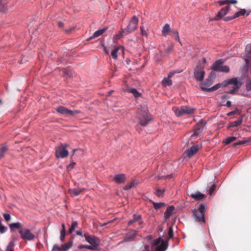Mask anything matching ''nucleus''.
I'll use <instances>...</instances> for the list:
<instances>
[{"label": "nucleus", "mask_w": 251, "mask_h": 251, "mask_svg": "<svg viewBox=\"0 0 251 251\" xmlns=\"http://www.w3.org/2000/svg\"><path fill=\"white\" fill-rule=\"evenodd\" d=\"M206 210V205L201 203L198 209H195L192 210V217L196 222L199 223L201 225L204 224L205 223L204 214Z\"/></svg>", "instance_id": "f257e3e1"}, {"label": "nucleus", "mask_w": 251, "mask_h": 251, "mask_svg": "<svg viewBox=\"0 0 251 251\" xmlns=\"http://www.w3.org/2000/svg\"><path fill=\"white\" fill-rule=\"evenodd\" d=\"M152 120V116L148 113L147 108L146 107H141V109L139 111V124L143 126H146Z\"/></svg>", "instance_id": "f03ea898"}, {"label": "nucleus", "mask_w": 251, "mask_h": 251, "mask_svg": "<svg viewBox=\"0 0 251 251\" xmlns=\"http://www.w3.org/2000/svg\"><path fill=\"white\" fill-rule=\"evenodd\" d=\"M139 20L136 16H133L130 19L127 27L122 29L121 34L122 36L126 35L135 30L138 26Z\"/></svg>", "instance_id": "7ed1b4c3"}, {"label": "nucleus", "mask_w": 251, "mask_h": 251, "mask_svg": "<svg viewBox=\"0 0 251 251\" xmlns=\"http://www.w3.org/2000/svg\"><path fill=\"white\" fill-rule=\"evenodd\" d=\"M225 86H226L228 85L232 84L233 86L231 87V89L226 93L227 94H233L234 93L238 91L242 86V83L239 81L238 77H233L225 81Z\"/></svg>", "instance_id": "20e7f679"}, {"label": "nucleus", "mask_w": 251, "mask_h": 251, "mask_svg": "<svg viewBox=\"0 0 251 251\" xmlns=\"http://www.w3.org/2000/svg\"><path fill=\"white\" fill-rule=\"evenodd\" d=\"M69 146L67 144H61L57 147L55 149V155L56 158H64L69 155V151L66 148Z\"/></svg>", "instance_id": "39448f33"}, {"label": "nucleus", "mask_w": 251, "mask_h": 251, "mask_svg": "<svg viewBox=\"0 0 251 251\" xmlns=\"http://www.w3.org/2000/svg\"><path fill=\"white\" fill-rule=\"evenodd\" d=\"M223 63L222 59L216 60L211 66V69L216 72L228 73L230 71L229 67L223 65Z\"/></svg>", "instance_id": "423d86ee"}, {"label": "nucleus", "mask_w": 251, "mask_h": 251, "mask_svg": "<svg viewBox=\"0 0 251 251\" xmlns=\"http://www.w3.org/2000/svg\"><path fill=\"white\" fill-rule=\"evenodd\" d=\"M204 69V66L201 65L199 63H198L196 68L194 69V77L197 81H201L203 80L205 75Z\"/></svg>", "instance_id": "0eeeda50"}, {"label": "nucleus", "mask_w": 251, "mask_h": 251, "mask_svg": "<svg viewBox=\"0 0 251 251\" xmlns=\"http://www.w3.org/2000/svg\"><path fill=\"white\" fill-rule=\"evenodd\" d=\"M18 232L21 238L25 241H32L35 238V235L28 228L20 229Z\"/></svg>", "instance_id": "6e6552de"}, {"label": "nucleus", "mask_w": 251, "mask_h": 251, "mask_svg": "<svg viewBox=\"0 0 251 251\" xmlns=\"http://www.w3.org/2000/svg\"><path fill=\"white\" fill-rule=\"evenodd\" d=\"M84 237L86 241L91 246H95V251L100 250L99 246L100 243V239L95 236H90L87 234H84Z\"/></svg>", "instance_id": "1a4fd4ad"}, {"label": "nucleus", "mask_w": 251, "mask_h": 251, "mask_svg": "<svg viewBox=\"0 0 251 251\" xmlns=\"http://www.w3.org/2000/svg\"><path fill=\"white\" fill-rule=\"evenodd\" d=\"M195 108L188 106H182L179 108L176 109V115L180 117L184 114H191L194 113Z\"/></svg>", "instance_id": "9d476101"}, {"label": "nucleus", "mask_w": 251, "mask_h": 251, "mask_svg": "<svg viewBox=\"0 0 251 251\" xmlns=\"http://www.w3.org/2000/svg\"><path fill=\"white\" fill-rule=\"evenodd\" d=\"M138 236V231L136 229H129L124 237L126 242L133 241L136 240Z\"/></svg>", "instance_id": "9b49d317"}, {"label": "nucleus", "mask_w": 251, "mask_h": 251, "mask_svg": "<svg viewBox=\"0 0 251 251\" xmlns=\"http://www.w3.org/2000/svg\"><path fill=\"white\" fill-rule=\"evenodd\" d=\"M206 124V122L204 120H201L195 126L194 132L192 134L191 137H195L201 134Z\"/></svg>", "instance_id": "f8f14e48"}, {"label": "nucleus", "mask_w": 251, "mask_h": 251, "mask_svg": "<svg viewBox=\"0 0 251 251\" xmlns=\"http://www.w3.org/2000/svg\"><path fill=\"white\" fill-rule=\"evenodd\" d=\"M135 223H137L140 228L143 227L144 223L142 220V216L141 215L134 214L133 215L132 218L128 221L127 225L128 226H130Z\"/></svg>", "instance_id": "ddd939ff"}, {"label": "nucleus", "mask_w": 251, "mask_h": 251, "mask_svg": "<svg viewBox=\"0 0 251 251\" xmlns=\"http://www.w3.org/2000/svg\"><path fill=\"white\" fill-rule=\"evenodd\" d=\"M230 6L229 5H227L224 7H223L218 13V14L216 15V16L213 18L212 20L213 21H219L221 19L224 18V16L226 15L229 11L230 10Z\"/></svg>", "instance_id": "4468645a"}, {"label": "nucleus", "mask_w": 251, "mask_h": 251, "mask_svg": "<svg viewBox=\"0 0 251 251\" xmlns=\"http://www.w3.org/2000/svg\"><path fill=\"white\" fill-rule=\"evenodd\" d=\"M174 75V72H170V73L168 75L167 77H164L162 80V85L164 87H166L167 86H171L172 85V81L171 79V77Z\"/></svg>", "instance_id": "2eb2a0df"}, {"label": "nucleus", "mask_w": 251, "mask_h": 251, "mask_svg": "<svg viewBox=\"0 0 251 251\" xmlns=\"http://www.w3.org/2000/svg\"><path fill=\"white\" fill-rule=\"evenodd\" d=\"M126 180V176L124 174H117L113 178V181L118 184L124 183Z\"/></svg>", "instance_id": "dca6fc26"}, {"label": "nucleus", "mask_w": 251, "mask_h": 251, "mask_svg": "<svg viewBox=\"0 0 251 251\" xmlns=\"http://www.w3.org/2000/svg\"><path fill=\"white\" fill-rule=\"evenodd\" d=\"M199 147L198 145H195L191 147L187 151H186L187 156L191 158L193 155H194L198 151Z\"/></svg>", "instance_id": "f3484780"}, {"label": "nucleus", "mask_w": 251, "mask_h": 251, "mask_svg": "<svg viewBox=\"0 0 251 251\" xmlns=\"http://www.w3.org/2000/svg\"><path fill=\"white\" fill-rule=\"evenodd\" d=\"M84 188H74L70 189L68 191L69 193L72 197H74L78 196L81 194L84 190Z\"/></svg>", "instance_id": "a211bd4d"}, {"label": "nucleus", "mask_w": 251, "mask_h": 251, "mask_svg": "<svg viewBox=\"0 0 251 251\" xmlns=\"http://www.w3.org/2000/svg\"><path fill=\"white\" fill-rule=\"evenodd\" d=\"M206 84L205 83H203V84H202L201 86V90L203 91H205V92H213V91H214L216 90H217L218 89H219L220 86H221V84L220 83H218V84H216L215 85H214V86L211 87V88H206L205 86Z\"/></svg>", "instance_id": "6ab92c4d"}, {"label": "nucleus", "mask_w": 251, "mask_h": 251, "mask_svg": "<svg viewBox=\"0 0 251 251\" xmlns=\"http://www.w3.org/2000/svg\"><path fill=\"white\" fill-rule=\"evenodd\" d=\"M189 196L196 201L201 200L205 197V195L201 193L199 191H197L194 193H191L189 195Z\"/></svg>", "instance_id": "aec40b11"}, {"label": "nucleus", "mask_w": 251, "mask_h": 251, "mask_svg": "<svg viewBox=\"0 0 251 251\" xmlns=\"http://www.w3.org/2000/svg\"><path fill=\"white\" fill-rule=\"evenodd\" d=\"M168 247V242L162 240L160 245L155 248L156 251H165Z\"/></svg>", "instance_id": "412c9836"}, {"label": "nucleus", "mask_w": 251, "mask_h": 251, "mask_svg": "<svg viewBox=\"0 0 251 251\" xmlns=\"http://www.w3.org/2000/svg\"><path fill=\"white\" fill-rule=\"evenodd\" d=\"M108 29V27H104L103 28H102V29H99L98 30H97L96 31H95L93 34L92 35V36H91V37H90L88 39V40H92L94 38H97L100 36L101 35H102L106 30H107V29Z\"/></svg>", "instance_id": "4be33fe9"}, {"label": "nucleus", "mask_w": 251, "mask_h": 251, "mask_svg": "<svg viewBox=\"0 0 251 251\" xmlns=\"http://www.w3.org/2000/svg\"><path fill=\"white\" fill-rule=\"evenodd\" d=\"M174 210V206L170 205L168 206L164 214V218L166 219H169L171 215L173 213Z\"/></svg>", "instance_id": "5701e85b"}, {"label": "nucleus", "mask_w": 251, "mask_h": 251, "mask_svg": "<svg viewBox=\"0 0 251 251\" xmlns=\"http://www.w3.org/2000/svg\"><path fill=\"white\" fill-rule=\"evenodd\" d=\"M22 227L23 225L20 222L11 223L9 225V228L11 231L12 232L15 231L16 229H19V230L20 229H23Z\"/></svg>", "instance_id": "b1692460"}, {"label": "nucleus", "mask_w": 251, "mask_h": 251, "mask_svg": "<svg viewBox=\"0 0 251 251\" xmlns=\"http://www.w3.org/2000/svg\"><path fill=\"white\" fill-rule=\"evenodd\" d=\"M138 184V181L136 180H133L130 183L126 184L123 188V189L125 190H128L132 187H135Z\"/></svg>", "instance_id": "393cba45"}, {"label": "nucleus", "mask_w": 251, "mask_h": 251, "mask_svg": "<svg viewBox=\"0 0 251 251\" xmlns=\"http://www.w3.org/2000/svg\"><path fill=\"white\" fill-rule=\"evenodd\" d=\"M121 50L122 52H124V50L122 47H117L113 50L111 52V55L114 59H117L118 57V52L119 50Z\"/></svg>", "instance_id": "a878e982"}, {"label": "nucleus", "mask_w": 251, "mask_h": 251, "mask_svg": "<svg viewBox=\"0 0 251 251\" xmlns=\"http://www.w3.org/2000/svg\"><path fill=\"white\" fill-rule=\"evenodd\" d=\"M170 25L168 24H166L163 27L162 30V35L163 36L166 37L168 34L169 31L171 32Z\"/></svg>", "instance_id": "bb28decb"}, {"label": "nucleus", "mask_w": 251, "mask_h": 251, "mask_svg": "<svg viewBox=\"0 0 251 251\" xmlns=\"http://www.w3.org/2000/svg\"><path fill=\"white\" fill-rule=\"evenodd\" d=\"M243 121V117H240L237 120L233 122H231L229 125V127H236L240 125H241Z\"/></svg>", "instance_id": "cd10ccee"}, {"label": "nucleus", "mask_w": 251, "mask_h": 251, "mask_svg": "<svg viewBox=\"0 0 251 251\" xmlns=\"http://www.w3.org/2000/svg\"><path fill=\"white\" fill-rule=\"evenodd\" d=\"M249 14L250 13L247 12L245 9H241L239 11H238L234 14V17L236 18L241 16H244L245 15L246 16H248Z\"/></svg>", "instance_id": "c85d7f7f"}, {"label": "nucleus", "mask_w": 251, "mask_h": 251, "mask_svg": "<svg viewBox=\"0 0 251 251\" xmlns=\"http://www.w3.org/2000/svg\"><path fill=\"white\" fill-rule=\"evenodd\" d=\"M68 108L63 106H59L56 108V111L57 113L63 115H67Z\"/></svg>", "instance_id": "c756f323"}, {"label": "nucleus", "mask_w": 251, "mask_h": 251, "mask_svg": "<svg viewBox=\"0 0 251 251\" xmlns=\"http://www.w3.org/2000/svg\"><path fill=\"white\" fill-rule=\"evenodd\" d=\"M73 243L72 241L69 242L65 244L61 245L62 251H67L72 246Z\"/></svg>", "instance_id": "7c9ffc66"}, {"label": "nucleus", "mask_w": 251, "mask_h": 251, "mask_svg": "<svg viewBox=\"0 0 251 251\" xmlns=\"http://www.w3.org/2000/svg\"><path fill=\"white\" fill-rule=\"evenodd\" d=\"M128 91L129 92L132 93L136 98L140 97L141 95V94L138 92L137 89L135 88H131L128 90Z\"/></svg>", "instance_id": "2f4dec72"}, {"label": "nucleus", "mask_w": 251, "mask_h": 251, "mask_svg": "<svg viewBox=\"0 0 251 251\" xmlns=\"http://www.w3.org/2000/svg\"><path fill=\"white\" fill-rule=\"evenodd\" d=\"M7 151V147L5 145H3L0 148V159L3 157L4 153Z\"/></svg>", "instance_id": "473e14b6"}, {"label": "nucleus", "mask_w": 251, "mask_h": 251, "mask_svg": "<svg viewBox=\"0 0 251 251\" xmlns=\"http://www.w3.org/2000/svg\"><path fill=\"white\" fill-rule=\"evenodd\" d=\"M236 137H234V136H231V137H228L226 138L224 141H223V142L226 144V145H228L229 144H230V143L234 141L235 140H236Z\"/></svg>", "instance_id": "72a5a7b5"}, {"label": "nucleus", "mask_w": 251, "mask_h": 251, "mask_svg": "<svg viewBox=\"0 0 251 251\" xmlns=\"http://www.w3.org/2000/svg\"><path fill=\"white\" fill-rule=\"evenodd\" d=\"M95 246H91L88 245H80L78 246V249H82L83 248H85L90 250H95Z\"/></svg>", "instance_id": "f704fd0d"}, {"label": "nucleus", "mask_w": 251, "mask_h": 251, "mask_svg": "<svg viewBox=\"0 0 251 251\" xmlns=\"http://www.w3.org/2000/svg\"><path fill=\"white\" fill-rule=\"evenodd\" d=\"M15 246V243L13 241L10 242L7 246L5 251H14V248Z\"/></svg>", "instance_id": "c9c22d12"}, {"label": "nucleus", "mask_w": 251, "mask_h": 251, "mask_svg": "<svg viewBox=\"0 0 251 251\" xmlns=\"http://www.w3.org/2000/svg\"><path fill=\"white\" fill-rule=\"evenodd\" d=\"M251 142V137L248 138L247 140H242L241 141H239L238 142L234 143L233 144V145L234 146H237V145H241L243 144H246L248 142Z\"/></svg>", "instance_id": "e433bc0d"}, {"label": "nucleus", "mask_w": 251, "mask_h": 251, "mask_svg": "<svg viewBox=\"0 0 251 251\" xmlns=\"http://www.w3.org/2000/svg\"><path fill=\"white\" fill-rule=\"evenodd\" d=\"M171 32L172 34H174L175 37V39L176 41H178L181 44V41L180 40L179 36V33L177 30L172 29L171 30Z\"/></svg>", "instance_id": "4c0bfd02"}, {"label": "nucleus", "mask_w": 251, "mask_h": 251, "mask_svg": "<svg viewBox=\"0 0 251 251\" xmlns=\"http://www.w3.org/2000/svg\"><path fill=\"white\" fill-rule=\"evenodd\" d=\"M7 3V0H0V10L2 12H5L6 9L4 6Z\"/></svg>", "instance_id": "58836bf2"}, {"label": "nucleus", "mask_w": 251, "mask_h": 251, "mask_svg": "<svg viewBox=\"0 0 251 251\" xmlns=\"http://www.w3.org/2000/svg\"><path fill=\"white\" fill-rule=\"evenodd\" d=\"M153 205L155 209H158L164 207L165 204L163 202H153Z\"/></svg>", "instance_id": "ea45409f"}, {"label": "nucleus", "mask_w": 251, "mask_h": 251, "mask_svg": "<svg viewBox=\"0 0 251 251\" xmlns=\"http://www.w3.org/2000/svg\"><path fill=\"white\" fill-rule=\"evenodd\" d=\"M78 223L76 221H74L72 222L70 227L69 229L68 232L72 233L75 229V226L77 225Z\"/></svg>", "instance_id": "a19ab883"}, {"label": "nucleus", "mask_w": 251, "mask_h": 251, "mask_svg": "<svg viewBox=\"0 0 251 251\" xmlns=\"http://www.w3.org/2000/svg\"><path fill=\"white\" fill-rule=\"evenodd\" d=\"M165 189L160 190L157 189L155 193V195L158 197L163 196L164 193L165 192Z\"/></svg>", "instance_id": "79ce46f5"}, {"label": "nucleus", "mask_w": 251, "mask_h": 251, "mask_svg": "<svg viewBox=\"0 0 251 251\" xmlns=\"http://www.w3.org/2000/svg\"><path fill=\"white\" fill-rule=\"evenodd\" d=\"M168 239H172L174 237V233L173 228L170 226L168 232Z\"/></svg>", "instance_id": "37998d69"}, {"label": "nucleus", "mask_w": 251, "mask_h": 251, "mask_svg": "<svg viewBox=\"0 0 251 251\" xmlns=\"http://www.w3.org/2000/svg\"><path fill=\"white\" fill-rule=\"evenodd\" d=\"M52 251H62L61 245L59 246L57 245H54L52 249Z\"/></svg>", "instance_id": "c03bdc74"}, {"label": "nucleus", "mask_w": 251, "mask_h": 251, "mask_svg": "<svg viewBox=\"0 0 251 251\" xmlns=\"http://www.w3.org/2000/svg\"><path fill=\"white\" fill-rule=\"evenodd\" d=\"M235 18H236V17H234V14L233 15L231 16H227V17H225V18H223V19L224 21L227 22V21L232 20Z\"/></svg>", "instance_id": "a18cd8bd"}, {"label": "nucleus", "mask_w": 251, "mask_h": 251, "mask_svg": "<svg viewBox=\"0 0 251 251\" xmlns=\"http://www.w3.org/2000/svg\"><path fill=\"white\" fill-rule=\"evenodd\" d=\"M162 240H163L162 239H161V237H159L157 239L154 240L153 241V245L154 246H158V245L159 244V243H161V241Z\"/></svg>", "instance_id": "49530a36"}, {"label": "nucleus", "mask_w": 251, "mask_h": 251, "mask_svg": "<svg viewBox=\"0 0 251 251\" xmlns=\"http://www.w3.org/2000/svg\"><path fill=\"white\" fill-rule=\"evenodd\" d=\"M3 218L6 222H8L11 219V216L8 213H4L3 214Z\"/></svg>", "instance_id": "de8ad7c7"}, {"label": "nucleus", "mask_w": 251, "mask_h": 251, "mask_svg": "<svg viewBox=\"0 0 251 251\" xmlns=\"http://www.w3.org/2000/svg\"><path fill=\"white\" fill-rule=\"evenodd\" d=\"M215 188H216V186L214 184H213L210 186V187L209 188V194L210 195H211L212 194L213 192L215 191Z\"/></svg>", "instance_id": "09e8293b"}, {"label": "nucleus", "mask_w": 251, "mask_h": 251, "mask_svg": "<svg viewBox=\"0 0 251 251\" xmlns=\"http://www.w3.org/2000/svg\"><path fill=\"white\" fill-rule=\"evenodd\" d=\"M140 29H141L142 35L143 36H145V37H147L148 33V32L144 29V27L143 26H141L140 27Z\"/></svg>", "instance_id": "8fccbe9b"}, {"label": "nucleus", "mask_w": 251, "mask_h": 251, "mask_svg": "<svg viewBox=\"0 0 251 251\" xmlns=\"http://www.w3.org/2000/svg\"><path fill=\"white\" fill-rule=\"evenodd\" d=\"M66 231H60V240L63 242L64 240Z\"/></svg>", "instance_id": "3c124183"}, {"label": "nucleus", "mask_w": 251, "mask_h": 251, "mask_svg": "<svg viewBox=\"0 0 251 251\" xmlns=\"http://www.w3.org/2000/svg\"><path fill=\"white\" fill-rule=\"evenodd\" d=\"M7 228L6 226H0V232L1 233H3L6 232L7 230Z\"/></svg>", "instance_id": "603ef678"}, {"label": "nucleus", "mask_w": 251, "mask_h": 251, "mask_svg": "<svg viewBox=\"0 0 251 251\" xmlns=\"http://www.w3.org/2000/svg\"><path fill=\"white\" fill-rule=\"evenodd\" d=\"M218 3L220 5H223L225 4L228 5V0H219L218 1Z\"/></svg>", "instance_id": "864d4df0"}, {"label": "nucleus", "mask_w": 251, "mask_h": 251, "mask_svg": "<svg viewBox=\"0 0 251 251\" xmlns=\"http://www.w3.org/2000/svg\"><path fill=\"white\" fill-rule=\"evenodd\" d=\"M75 165V162H74L73 161H71L70 164L68 166L67 169H72L74 168Z\"/></svg>", "instance_id": "5fc2aeb1"}, {"label": "nucleus", "mask_w": 251, "mask_h": 251, "mask_svg": "<svg viewBox=\"0 0 251 251\" xmlns=\"http://www.w3.org/2000/svg\"><path fill=\"white\" fill-rule=\"evenodd\" d=\"M246 89L247 91H251V81L249 83L246 84Z\"/></svg>", "instance_id": "6e6d98bb"}, {"label": "nucleus", "mask_w": 251, "mask_h": 251, "mask_svg": "<svg viewBox=\"0 0 251 251\" xmlns=\"http://www.w3.org/2000/svg\"><path fill=\"white\" fill-rule=\"evenodd\" d=\"M169 176H168V175L158 176L157 177V179H166V178L169 177Z\"/></svg>", "instance_id": "4d7b16f0"}, {"label": "nucleus", "mask_w": 251, "mask_h": 251, "mask_svg": "<svg viewBox=\"0 0 251 251\" xmlns=\"http://www.w3.org/2000/svg\"><path fill=\"white\" fill-rule=\"evenodd\" d=\"M206 63V58L205 57H203L202 58V63L198 62V63H199V64H201V65H204L205 66Z\"/></svg>", "instance_id": "13d9d810"}, {"label": "nucleus", "mask_w": 251, "mask_h": 251, "mask_svg": "<svg viewBox=\"0 0 251 251\" xmlns=\"http://www.w3.org/2000/svg\"><path fill=\"white\" fill-rule=\"evenodd\" d=\"M237 3V1L236 0H228V5L229 4H236Z\"/></svg>", "instance_id": "bf43d9fd"}, {"label": "nucleus", "mask_w": 251, "mask_h": 251, "mask_svg": "<svg viewBox=\"0 0 251 251\" xmlns=\"http://www.w3.org/2000/svg\"><path fill=\"white\" fill-rule=\"evenodd\" d=\"M145 249L143 251H151L150 247L149 245H146L144 247Z\"/></svg>", "instance_id": "052dcab7"}, {"label": "nucleus", "mask_w": 251, "mask_h": 251, "mask_svg": "<svg viewBox=\"0 0 251 251\" xmlns=\"http://www.w3.org/2000/svg\"><path fill=\"white\" fill-rule=\"evenodd\" d=\"M236 113V112L235 111H230L229 112H228L227 114V115L228 116H231L232 115H234L235 114V113Z\"/></svg>", "instance_id": "680f3d73"}, {"label": "nucleus", "mask_w": 251, "mask_h": 251, "mask_svg": "<svg viewBox=\"0 0 251 251\" xmlns=\"http://www.w3.org/2000/svg\"><path fill=\"white\" fill-rule=\"evenodd\" d=\"M67 115H74L73 110H69L68 109Z\"/></svg>", "instance_id": "e2e57ef3"}, {"label": "nucleus", "mask_w": 251, "mask_h": 251, "mask_svg": "<svg viewBox=\"0 0 251 251\" xmlns=\"http://www.w3.org/2000/svg\"><path fill=\"white\" fill-rule=\"evenodd\" d=\"M226 105L228 107H230L231 105V102L229 100H227L226 102Z\"/></svg>", "instance_id": "0e129e2a"}, {"label": "nucleus", "mask_w": 251, "mask_h": 251, "mask_svg": "<svg viewBox=\"0 0 251 251\" xmlns=\"http://www.w3.org/2000/svg\"><path fill=\"white\" fill-rule=\"evenodd\" d=\"M61 226H62V229L61 231H66L65 226L64 224H62Z\"/></svg>", "instance_id": "69168bd1"}, {"label": "nucleus", "mask_w": 251, "mask_h": 251, "mask_svg": "<svg viewBox=\"0 0 251 251\" xmlns=\"http://www.w3.org/2000/svg\"><path fill=\"white\" fill-rule=\"evenodd\" d=\"M76 234L78 235L82 236V232L81 230H77L76 231Z\"/></svg>", "instance_id": "338daca9"}, {"label": "nucleus", "mask_w": 251, "mask_h": 251, "mask_svg": "<svg viewBox=\"0 0 251 251\" xmlns=\"http://www.w3.org/2000/svg\"><path fill=\"white\" fill-rule=\"evenodd\" d=\"M73 112H74V114H75L80 113L81 111H79V110H73Z\"/></svg>", "instance_id": "774afa93"}]
</instances>
